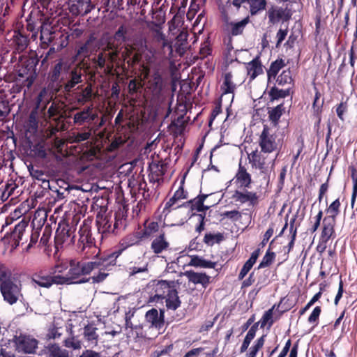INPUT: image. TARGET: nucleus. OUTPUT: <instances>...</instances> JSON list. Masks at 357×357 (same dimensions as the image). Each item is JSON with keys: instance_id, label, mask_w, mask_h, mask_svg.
Instances as JSON below:
<instances>
[{"instance_id": "nucleus-1", "label": "nucleus", "mask_w": 357, "mask_h": 357, "mask_svg": "<svg viewBox=\"0 0 357 357\" xmlns=\"http://www.w3.org/2000/svg\"><path fill=\"white\" fill-rule=\"evenodd\" d=\"M178 282L175 280H151L147 284L148 303L165 301L167 310L175 311L181 305L177 290Z\"/></svg>"}, {"instance_id": "nucleus-2", "label": "nucleus", "mask_w": 357, "mask_h": 357, "mask_svg": "<svg viewBox=\"0 0 357 357\" xmlns=\"http://www.w3.org/2000/svg\"><path fill=\"white\" fill-rule=\"evenodd\" d=\"M9 63H14L18 62L17 69V76L23 79L24 86L29 89L33 85L38 77L37 66L39 59L37 55L34 56H28L24 55H9Z\"/></svg>"}, {"instance_id": "nucleus-3", "label": "nucleus", "mask_w": 357, "mask_h": 357, "mask_svg": "<svg viewBox=\"0 0 357 357\" xmlns=\"http://www.w3.org/2000/svg\"><path fill=\"white\" fill-rule=\"evenodd\" d=\"M78 234L77 252L84 255L86 258L92 257L98 248L96 245L95 238L92 237L91 227L85 220L79 227Z\"/></svg>"}, {"instance_id": "nucleus-4", "label": "nucleus", "mask_w": 357, "mask_h": 357, "mask_svg": "<svg viewBox=\"0 0 357 357\" xmlns=\"http://www.w3.org/2000/svg\"><path fill=\"white\" fill-rule=\"evenodd\" d=\"M92 272V265L89 262H70V267L66 273L68 285L80 284L88 282L86 275Z\"/></svg>"}, {"instance_id": "nucleus-5", "label": "nucleus", "mask_w": 357, "mask_h": 357, "mask_svg": "<svg viewBox=\"0 0 357 357\" xmlns=\"http://www.w3.org/2000/svg\"><path fill=\"white\" fill-rule=\"evenodd\" d=\"M47 94V89L44 87L37 95L36 98V105L31 109L29 115L28 121L25 125V128L27 131L36 132L38 130L39 118L42 116V114L45 113L46 105L49 102V100H47V102L45 104V105H41V103Z\"/></svg>"}, {"instance_id": "nucleus-6", "label": "nucleus", "mask_w": 357, "mask_h": 357, "mask_svg": "<svg viewBox=\"0 0 357 357\" xmlns=\"http://www.w3.org/2000/svg\"><path fill=\"white\" fill-rule=\"evenodd\" d=\"M100 249L93 255V261H89L92 265V271L96 268H102L103 271H109L111 267L116 264L117 258L121 255V250L104 252L100 254Z\"/></svg>"}, {"instance_id": "nucleus-7", "label": "nucleus", "mask_w": 357, "mask_h": 357, "mask_svg": "<svg viewBox=\"0 0 357 357\" xmlns=\"http://www.w3.org/2000/svg\"><path fill=\"white\" fill-rule=\"evenodd\" d=\"M0 291L3 301L9 305L16 303L22 296L21 285L15 282L12 278V273L0 282Z\"/></svg>"}, {"instance_id": "nucleus-8", "label": "nucleus", "mask_w": 357, "mask_h": 357, "mask_svg": "<svg viewBox=\"0 0 357 357\" xmlns=\"http://www.w3.org/2000/svg\"><path fill=\"white\" fill-rule=\"evenodd\" d=\"M73 119L75 126H82L86 124L87 126H89L98 123L100 117L99 118L98 112L91 105L75 113Z\"/></svg>"}, {"instance_id": "nucleus-9", "label": "nucleus", "mask_w": 357, "mask_h": 357, "mask_svg": "<svg viewBox=\"0 0 357 357\" xmlns=\"http://www.w3.org/2000/svg\"><path fill=\"white\" fill-rule=\"evenodd\" d=\"M266 16L268 19V24H284L290 20L292 12L287 7L283 8L277 5H271L266 11Z\"/></svg>"}, {"instance_id": "nucleus-10", "label": "nucleus", "mask_w": 357, "mask_h": 357, "mask_svg": "<svg viewBox=\"0 0 357 357\" xmlns=\"http://www.w3.org/2000/svg\"><path fill=\"white\" fill-rule=\"evenodd\" d=\"M66 63H64L63 59L56 60V63L50 68L47 79L49 81L48 88L52 91L58 92L62 87L61 75L62 70L66 69Z\"/></svg>"}, {"instance_id": "nucleus-11", "label": "nucleus", "mask_w": 357, "mask_h": 357, "mask_svg": "<svg viewBox=\"0 0 357 357\" xmlns=\"http://www.w3.org/2000/svg\"><path fill=\"white\" fill-rule=\"evenodd\" d=\"M168 166V162L162 160L150 162L148 167L149 182L152 183H157L158 185L162 183L163 176L167 171Z\"/></svg>"}, {"instance_id": "nucleus-12", "label": "nucleus", "mask_w": 357, "mask_h": 357, "mask_svg": "<svg viewBox=\"0 0 357 357\" xmlns=\"http://www.w3.org/2000/svg\"><path fill=\"white\" fill-rule=\"evenodd\" d=\"M29 226V222L24 218L19 221L11 230L10 233L7 232L5 238L11 243L15 248L18 247L20 243H24L23 236L25 234L26 229Z\"/></svg>"}, {"instance_id": "nucleus-13", "label": "nucleus", "mask_w": 357, "mask_h": 357, "mask_svg": "<svg viewBox=\"0 0 357 357\" xmlns=\"http://www.w3.org/2000/svg\"><path fill=\"white\" fill-rule=\"evenodd\" d=\"M259 145L261 148V152L264 153H271L278 149L276 137L274 135L270 134L268 126L265 125L263 127L259 139Z\"/></svg>"}, {"instance_id": "nucleus-14", "label": "nucleus", "mask_w": 357, "mask_h": 357, "mask_svg": "<svg viewBox=\"0 0 357 357\" xmlns=\"http://www.w3.org/2000/svg\"><path fill=\"white\" fill-rule=\"evenodd\" d=\"M26 147L27 149L24 148V150L27 155L36 159L43 160L47 155L48 148L43 140L32 142L29 139L26 142Z\"/></svg>"}, {"instance_id": "nucleus-15", "label": "nucleus", "mask_w": 357, "mask_h": 357, "mask_svg": "<svg viewBox=\"0 0 357 357\" xmlns=\"http://www.w3.org/2000/svg\"><path fill=\"white\" fill-rule=\"evenodd\" d=\"M10 46L13 48L14 51L10 55H16V56L21 55L20 53L26 50L29 44V36L24 32V31H15L10 40Z\"/></svg>"}, {"instance_id": "nucleus-16", "label": "nucleus", "mask_w": 357, "mask_h": 357, "mask_svg": "<svg viewBox=\"0 0 357 357\" xmlns=\"http://www.w3.org/2000/svg\"><path fill=\"white\" fill-rule=\"evenodd\" d=\"M69 11L74 16H84L95 8L91 0H68Z\"/></svg>"}, {"instance_id": "nucleus-17", "label": "nucleus", "mask_w": 357, "mask_h": 357, "mask_svg": "<svg viewBox=\"0 0 357 357\" xmlns=\"http://www.w3.org/2000/svg\"><path fill=\"white\" fill-rule=\"evenodd\" d=\"M75 229L73 226H70L68 224H59L58 228L56 231L55 239L63 244L74 243H75Z\"/></svg>"}, {"instance_id": "nucleus-18", "label": "nucleus", "mask_w": 357, "mask_h": 357, "mask_svg": "<svg viewBox=\"0 0 357 357\" xmlns=\"http://www.w3.org/2000/svg\"><path fill=\"white\" fill-rule=\"evenodd\" d=\"M211 195V194H202L200 193L196 197L183 203L181 205H178L175 208H178L181 206L190 207V211H196L197 212H206L210 208V206L204 205V201L206 199Z\"/></svg>"}, {"instance_id": "nucleus-19", "label": "nucleus", "mask_w": 357, "mask_h": 357, "mask_svg": "<svg viewBox=\"0 0 357 357\" xmlns=\"http://www.w3.org/2000/svg\"><path fill=\"white\" fill-rule=\"evenodd\" d=\"M106 120L105 116H101L98 123L83 128L82 132H77L75 135V141L77 142H84L91 138L105 124Z\"/></svg>"}, {"instance_id": "nucleus-20", "label": "nucleus", "mask_w": 357, "mask_h": 357, "mask_svg": "<svg viewBox=\"0 0 357 357\" xmlns=\"http://www.w3.org/2000/svg\"><path fill=\"white\" fill-rule=\"evenodd\" d=\"M96 222L98 232L101 234L102 238L103 237H107L110 234H115V231L113 229V222L111 216L107 215H100L98 213L96 216Z\"/></svg>"}, {"instance_id": "nucleus-21", "label": "nucleus", "mask_w": 357, "mask_h": 357, "mask_svg": "<svg viewBox=\"0 0 357 357\" xmlns=\"http://www.w3.org/2000/svg\"><path fill=\"white\" fill-rule=\"evenodd\" d=\"M16 345L19 350L25 354H34L38 346V341L26 335L16 337Z\"/></svg>"}, {"instance_id": "nucleus-22", "label": "nucleus", "mask_w": 357, "mask_h": 357, "mask_svg": "<svg viewBox=\"0 0 357 357\" xmlns=\"http://www.w3.org/2000/svg\"><path fill=\"white\" fill-rule=\"evenodd\" d=\"M183 275L188 278L189 282L194 284H201L206 289L211 282V277L206 273H198L192 270L186 271Z\"/></svg>"}, {"instance_id": "nucleus-23", "label": "nucleus", "mask_w": 357, "mask_h": 357, "mask_svg": "<svg viewBox=\"0 0 357 357\" xmlns=\"http://www.w3.org/2000/svg\"><path fill=\"white\" fill-rule=\"evenodd\" d=\"M27 169L29 174L33 179L41 181V186L43 188V190L51 189L50 181L47 178L48 176L43 169L32 164L27 165Z\"/></svg>"}, {"instance_id": "nucleus-24", "label": "nucleus", "mask_w": 357, "mask_h": 357, "mask_svg": "<svg viewBox=\"0 0 357 357\" xmlns=\"http://www.w3.org/2000/svg\"><path fill=\"white\" fill-rule=\"evenodd\" d=\"M165 309H160L159 313L155 308H152L146 313V320L156 328L160 329L165 325Z\"/></svg>"}, {"instance_id": "nucleus-25", "label": "nucleus", "mask_w": 357, "mask_h": 357, "mask_svg": "<svg viewBox=\"0 0 357 357\" xmlns=\"http://www.w3.org/2000/svg\"><path fill=\"white\" fill-rule=\"evenodd\" d=\"M82 82V73L80 69L73 68L68 74V80L63 85V91L70 93L76 86V85Z\"/></svg>"}, {"instance_id": "nucleus-26", "label": "nucleus", "mask_w": 357, "mask_h": 357, "mask_svg": "<svg viewBox=\"0 0 357 357\" xmlns=\"http://www.w3.org/2000/svg\"><path fill=\"white\" fill-rule=\"evenodd\" d=\"M50 274L45 270H40L32 274L31 282L34 287L50 288Z\"/></svg>"}, {"instance_id": "nucleus-27", "label": "nucleus", "mask_w": 357, "mask_h": 357, "mask_svg": "<svg viewBox=\"0 0 357 357\" xmlns=\"http://www.w3.org/2000/svg\"><path fill=\"white\" fill-rule=\"evenodd\" d=\"M142 240L143 238L139 231L129 234L121 240L119 243L120 248L118 250H121L122 253L127 248L139 244Z\"/></svg>"}, {"instance_id": "nucleus-28", "label": "nucleus", "mask_w": 357, "mask_h": 357, "mask_svg": "<svg viewBox=\"0 0 357 357\" xmlns=\"http://www.w3.org/2000/svg\"><path fill=\"white\" fill-rule=\"evenodd\" d=\"M96 40V34L90 33L86 42L77 50L76 56H82L84 59L88 57L91 50L97 47L94 45Z\"/></svg>"}, {"instance_id": "nucleus-29", "label": "nucleus", "mask_w": 357, "mask_h": 357, "mask_svg": "<svg viewBox=\"0 0 357 357\" xmlns=\"http://www.w3.org/2000/svg\"><path fill=\"white\" fill-rule=\"evenodd\" d=\"M245 67L248 75L251 80L255 79L258 75L263 73V66L259 55L256 56L251 61L247 63Z\"/></svg>"}, {"instance_id": "nucleus-30", "label": "nucleus", "mask_w": 357, "mask_h": 357, "mask_svg": "<svg viewBox=\"0 0 357 357\" xmlns=\"http://www.w3.org/2000/svg\"><path fill=\"white\" fill-rule=\"evenodd\" d=\"M261 153H259L257 150L253 151L249 155V160L252 167L259 169L261 173L266 174L268 169L266 167V158Z\"/></svg>"}, {"instance_id": "nucleus-31", "label": "nucleus", "mask_w": 357, "mask_h": 357, "mask_svg": "<svg viewBox=\"0 0 357 357\" xmlns=\"http://www.w3.org/2000/svg\"><path fill=\"white\" fill-rule=\"evenodd\" d=\"M169 245V243L165 238V231H161L160 234L151 242V248L154 254L158 255L162 251L167 250Z\"/></svg>"}, {"instance_id": "nucleus-32", "label": "nucleus", "mask_w": 357, "mask_h": 357, "mask_svg": "<svg viewBox=\"0 0 357 357\" xmlns=\"http://www.w3.org/2000/svg\"><path fill=\"white\" fill-rule=\"evenodd\" d=\"M217 265L218 263L216 261L205 259L203 257L199 255H191L190 261L188 264V266L214 269Z\"/></svg>"}, {"instance_id": "nucleus-33", "label": "nucleus", "mask_w": 357, "mask_h": 357, "mask_svg": "<svg viewBox=\"0 0 357 357\" xmlns=\"http://www.w3.org/2000/svg\"><path fill=\"white\" fill-rule=\"evenodd\" d=\"M336 221L331 220L329 218L323 219V225L319 238L323 241H328L335 234V227Z\"/></svg>"}, {"instance_id": "nucleus-34", "label": "nucleus", "mask_w": 357, "mask_h": 357, "mask_svg": "<svg viewBox=\"0 0 357 357\" xmlns=\"http://www.w3.org/2000/svg\"><path fill=\"white\" fill-rule=\"evenodd\" d=\"M163 86L162 77L158 70H155L148 82V88L153 94H159Z\"/></svg>"}, {"instance_id": "nucleus-35", "label": "nucleus", "mask_w": 357, "mask_h": 357, "mask_svg": "<svg viewBox=\"0 0 357 357\" xmlns=\"http://www.w3.org/2000/svg\"><path fill=\"white\" fill-rule=\"evenodd\" d=\"M236 201L244 204L250 202L251 205H255L257 202L258 196L256 192L251 191H246L245 193L238 190H236L232 196Z\"/></svg>"}, {"instance_id": "nucleus-36", "label": "nucleus", "mask_w": 357, "mask_h": 357, "mask_svg": "<svg viewBox=\"0 0 357 357\" xmlns=\"http://www.w3.org/2000/svg\"><path fill=\"white\" fill-rule=\"evenodd\" d=\"M284 66V61L281 58H278L275 61H273L271 63L269 68L266 70L268 82H271L272 80H274L279 71Z\"/></svg>"}, {"instance_id": "nucleus-37", "label": "nucleus", "mask_w": 357, "mask_h": 357, "mask_svg": "<svg viewBox=\"0 0 357 357\" xmlns=\"http://www.w3.org/2000/svg\"><path fill=\"white\" fill-rule=\"evenodd\" d=\"M237 181L240 183L241 186L249 188L252 179L250 174L247 172L245 167L242 166L241 163L239 164L238 172L236 175Z\"/></svg>"}, {"instance_id": "nucleus-38", "label": "nucleus", "mask_w": 357, "mask_h": 357, "mask_svg": "<svg viewBox=\"0 0 357 357\" xmlns=\"http://www.w3.org/2000/svg\"><path fill=\"white\" fill-rule=\"evenodd\" d=\"M127 227L126 216L123 212L119 211L115 213L114 222L113 223V229L115 231V235L119 234L121 231L125 230Z\"/></svg>"}, {"instance_id": "nucleus-39", "label": "nucleus", "mask_w": 357, "mask_h": 357, "mask_svg": "<svg viewBox=\"0 0 357 357\" xmlns=\"http://www.w3.org/2000/svg\"><path fill=\"white\" fill-rule=\"evenodd\" d=\"M233 75L231 72H227L224 75L223 83L220 86L222 95L233 93L236 89V84L232 80Z\"/></svg>"}, {"instance_id": "nucleus-40", "label": "nucleus", "mask_w": 357, "mask_h": 357, "mask_svg": "<svg viewBox=\"0 0 357 357\" xmlns=\"http://www.w3.org/2000/svg\"><path fill=\"white\" fill-rule=\"evenodd\" d=\"M284 109L283 103L268 109V119L274 126L278 125L280 119L284 112Z\"/></svg>"}, {"instance_id": "nucleus-41", "label": "nucleus", "mask_w": 357, "mask_h": 357, "mask_svg": "<svg viewBox=\"0 0 357 357\" xmlns=\"http://www.w3.org/2000/svg\"><path fill=\"white\" fill-rule=\"evenodd\" d=\"M159 230V225L157 222L152 221L148 222L147 221L144 224V229L139 231L143 239L153 236Z\"/></svg>"}, {"instance_id": "nucleus-42", "label": "nucleus", "mask_w": 357, "mask_h": 357, "mask_svg": "<svg viewBox=\"0 0 357 357\" xmlns=\"http://www.w3.org/2000/svg\"><path fill=\"white\" fill-rule=\"evenodd\" d=\"M97 328L91 324H87L84 328V338L93 344L97 345L98 335L96 333Z\"/></svg>"}, {"instance_id": "nucleus-43", "label": "nucleus", "mask_w": 357, "mask_h": 357, "mask_svg": "<svg viewBox=\"0 0 357 357\" xmlns=\"http://www.w3.org/2000/svg\"><path fill=\"white\" fill-rule=\"evenodd\" d=\"M135 264L136 263L132 264V262H131L130 265L126 268L129 278L134 277L138 273H147L149 272V264L147 262L144 263L142 266H136Z\"/></svg>"}, {"instance_id": "nucleus-44", "label": "nucleus", "mask_w": 357, "mask_h": 357, "mask_svg": "<svg viewBox=\"0 0 357 357\" xmlns=\"http://www.w3.org/2000/svg\"><path fill=\"white\" fill-rule=\"evenodd\" d=\"M340 205L339 198L334 200L326 210V213L329 215L324 218H329L331 220L336 221L337 217L340 212Z\"/></svg>"}, {"instance_id": "nucleus-45", "label": "nucleus", "mask_w": 357, "mask_h": 357, "mask_svg": "<svg viewBox=\"0 0 357 357\" xmlns=\"http://www.w3.org/2000/svg\"><path fill=\"white\" fill-rule=\"evenodd\" d=\"M291 89H279L275 86L271 87L268 91L269 99L271 102L278 100L279 98H284L289 96Z\"/></svg>"}, {"instance_id": "nucleus-46", "label": "nucleus", "mask_w": 357, "mask_h": 357, "mask_svg": "<svg viewBox=\"0 0 357 357\" xmlns=\"http://www.w3.org/2000/svg\"><path fill=\"white\" fill-rule=\"evenodd\" d=\"M250 22V18L248 16L243 19L240 22H231V34L232 36H238L243 33L245 27Z\"/></svg>"}, {"instance_id": "nucleus-47", "label": "nucleus", "mask_w": 357, "mask_h": 357, "mask_svg": "<svg viewBox=\"0 0 357 357\" xmlns=\"http://www.w3.org/2000/svg\"><path fill=\"white\" fill-rule=\"evenodd\" d=\"M275 253L271 251V248L269 247L257 268L261 269L270 266L275 261Z\"/></svg>"}, {"instance_id": "nucleus-48", "label": "nucleus", "mask_w": 357, "mask_h": 357, "mask_svg": "<svg viewBox=\"0 0 357 357\" xmlns=\"http://www.w3.org/2000/svg\"><path fill=\"white\" fill-rule=\"evenodd\" d=\"M349 170L351 173V178L353 181V189L351 199V207H354L356 197H357V169L354 165L349 167Z\"/></svg>"}, {"instance_id": "nucleus-49", "label": "nucleus", "mask_w": 357, "mask_h": 357, "mask_svg": "<svg viewBox=\"0 0 357 357\" xmlns=\"http://www.w3.org/2000/svg\"><path fill=\"white\" fill-rule=\"evenodd\" d=\"M250 12L251 15H257L259 11L266 8L267 4L266 0H249Z\"/></svg>"}, {"instance_id": "nucleus-50", "label": "nucleus", "mask_w": 357, "mask_h": 357, "mask_svg": "<svg viewBox=\"0 0 357 357\" xmlns=\"http://www.w3.org/2000/svg\"><path fill=\"white\" fill-rule=\"evenodd\" d=\"M46 349L51 357H68V352L61 350L57 344H50Z\"/></svg>"}, {"instance_id": "nucleus-51", "label": "nucleus", "mask_w": 357, "mask_h": 357, "mask_svg": "<svg viewBox=\"0 0 357 357\" xmlns=\"http://www.w3.org/2000/svg\"><path fill=\"white\" fill-rule=\"evenodd\" d=\"M275 307V305H274L271 308L268 309L264 313L260 321H259L261 328H264L266 324H268V328L272 326L274 323V320L273 319V313Z\"/></svg>"}, {"instance_id": "nucleus-52", "label": "nucleus", "mask_w": 357, "mask_h": 357, "mask_svg": "<svg viewBox=\"0 0 357 357\" xmlns=\"http://www.w3.org/2000/svg\"><path fill=\"white\" fill-rule=\"evenodd\" d=\"M26 31L31 33V38L36 40L38 38V30L43 28V25L36 27V22H33L31 19V14L26 18Z\"/></svg>"}, {"instance_id": "nucleus-53", "label": "nucleus", "mask_w": 357, "mask_h": 357, "mask_svg": "<svg viewBox=\"0 0 357 357\" xmlns=\"http://www.w3.org/2000/svg\"><path fill=\"white\" fill-rule=\"evenodd\" d=\"M224 239V236L222 233H217L213 234L211 233H207L204 237V242L208 246H213L215 243H219Z\"/></svg>"}, {"instance_id": "nucleus-54", "label": "nucleus", "mask_w": 357, "mask_h": 357, "mask_svg": "<svg viewBox=\"0 0 357 357\" xmlns=\"http://www.w3.org/2000/svg\"><path fill=\"white\" fill-rule=\"evenodd\" d=\"M92 96V88L89 85L85 87L82 92L77 94V102L79 104L84 105L89 102Z\"/></svg>"}, {"instance_id": "nucleus-55", "label": "nucleus", "mask_w": 357, "mask_h": 357, "mask_svg": "<svg viewBox=\"0 0 357 357\" xmlns=\"http://www.w3.org/2000/svg\"><path fill=\"white\" fill-rule=\"evenodd\" d=\"M276 82L280 86H284L287 84H291L293 82V78L290 69L288 68L282 70L280 75L278 76Z\"/></svg>"}, {"instance_id": "nucleus-56", "label": "nucleus", "mask_w": 357, "mask_h": 357, "mask_svg": "<svg viewBox=\"0 0 357 357\" xmlns=\"http://www.w3.org/2000/svg\"><path fill=\"white\" fill-rule=\"evenodd\" d=\"M64 345L67 348H70L76 350L81 349L82 343L77 337L73 335V331H71L70 336L64 340Z\"/></svg>"}, {"instance_id": "nucleus-57", "label": "nucleus", "mask_w": 357, "mask_h": 357, "mask_svg": "<svg viewBox=\"0 0 357 357\" xmlns=\"http://www.w3.org/2000/svg\"><path fill=\"white\" fill-rule=\"evenodd\" d=\"M98 269L99 271L97 273H95L93 276L86 277L88 282H91V284H99L102 282L109 275V273L105 272L106 271H103L102 268Z\"/></svg>"}, {"instance_id": "nucleus-58", "label": "nucleus", "mask_w": 357, "mask_h": 357, "mask_svg": "<svg viewBox=\"0 0 357 357\" xmlns=\"http://www.w3.org/2000/svg\"><path fill=\"white\" fill-rule=\"evenodd\" d=\"M10 112L8 100L0 98V121H3Z\"/></svg>"}, {"instance_id": "nucleus-59", "label": "nucleus", "mask_w": 357, "mask_h": 357, "mask_svg": "<svg viewBox=\"0 0 357 357\" xmlns=\"http://www.w3.org/2000/svg\"><path fill=\"white\" fill-rule=\"evenodd\" d=\"M189 172V169L186 171V172L184 174L182 179L180 181V185L178 188L174 192V195L176 196L179 199H184L188 197V192L184 190V183H185V179L187 176V174Z\"/></svg>"}, {"instance_id": "nucleus-60", "label": "nucleus", "mask_w": 357, "mask_h": 357, "mask_svg": "<svg viewBox=\"0 0 357 357\" xmlns=\"http://www.w3.org/2000/svg\"><path fill=\"white\" fill-rule=\"evenodd\" d=\"M68 280H67L66 275H61L59 274L53 275H50V287L53 284L68 285Z\"/></svg>"}, {"instance_id": "nucleus-61", "label": "nucleus", "mask_w": 357, "mask_h": 357, "mask_svg": "<svg viewBox=\"0 0 357 357\" xmlns=\"http://www.w3.org/2000/svg\"><path fill=\"white\" fill-rule=\"evenodd\" d=\"M321 312V307L320 306H316L310 315L308 317L307 321L310 324H314V326H317L319 324V318Z\"/></svg>"}, {"instance_id": "nucleus-62", "label": "nucleus", "mask_w": 357, "mask_h": 357, "mask_svg": "<svg viewBox=\"0 0 357 357\" xmlns=\"http://www.w3.org/2000/svg\"><path fill=\"white\" fill-rule=\"evenodd\" d=\"M270 272L268 270L264 271L262 274L257 278L256 287H261V288L267 286L270 283L269 278Z\"/></svg>"}, {"instance_id": "nucleus-63", "label": "nucleus", "mask_w": 357, "mask_h": 357, "mask_svg": "<svg viewBox=\"0 0 357 357\" xmlns=\"http://www.w3.org/2000/svg\"><path fill=\"white\" fill-rule=\"evenodd\" d=\"M127 33V29L124 25H121L114 35V38L116 41L126 42Z\"/></svg>"}, {"instance_id": "nucleus-64", "label": "nucleus", "mask_w": 357, "mask_h": 357, "mask_svg": "<svg viewBox=\"0 0 357 357\" xmlns=\"http://www.w3.org/2000/svg\"><path fill=\"white\" fill-rule=\"evenodd\" d=\"M273 233L274 225L272 224L269 226L268 229L265 232L261 242L259 244V248H263L266 245L270 238L273 236Z\"/></svg>"}]
</instances>
